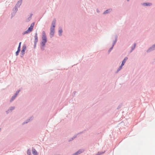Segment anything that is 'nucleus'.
I'll return each mask as SVG.
<instances>
[{"instance_id": "nucleus-5", "label": "nucleus", "mask_w": 155, "mask_h": 155, "mask_svg": "<svg viewBox=\"0 0 155 155\" xmlns=\"http://www.w3.org/2000/svg\"><path fill=\"white\" fill-rule=\"evenodd\" d=\"M15 108V107H11L9 108L6 111V113L8 114L9 112H11Z\"/></svg>"}, {"instance_id": "nucleus-10", "label": "nucleus", "mask_w": 155, "mask_h": 155, "mask_svg": "<svg viewBox=\"0 0 155 155\" xmlns=\"http://www.w3.org/2000/svg\"><path fill=\"white\" fill-rule=\"evenodd\" d=\"M83 150L82 149H80L77 152L74 153L73 154L74 155H78L79 154H80L82 153L83 152Z\"/></svg>"}, {"instance_id": "nucleus-24", "label": "nucleus", "mask_w": 155, "mask_h": 155, "mask_svg": "<svg viewBox=\"0 0 155 155\" xmlns=\"http://www.w3.org/2000/svg\"><path fill=\"white\" fill-rule=\"evenodd\" d=\"M110 12V10H105L103 13V14H106L109 13Z\"/></svg>"}, {"instance_id": "nucleus-12", "label": "nucleus", "mask_w": 155, "mask_h": 155, "mask_svg": "<svg viewBox=\"0 0 155 155\" xmlns=\"http://www.w3.org/2000/svg\"><path fill=\"white\" fill-rule=\"evenodd\" d=\"M127 59H128V58L127 57H125L124 59L122 61L121 64V65L122 66H123L124 65L125 63V62H126V61Z\"/></svg>"}, {"instance_id": "nucleus-33", "label": "nucleus", "mask_w": 155, "mask_h": 155, "mask_svg": "<svg viewBox=\"0 0 155 155\" xmlns=\"http://www.w3.org/2000/svg\"><path fill=\"white\" fill-rule=\"evenodd\" d=\"M85 130H84L83 131H81L80 132H79V133H78V134H77V135H79V134H81L82 133H83L85 131Z\"/></svg>"}, {"instance_id": "nucleus-30", "label": "nucleus", "mask_w": 155, "mask_h": 155, "mask_svg": "<svg viewBox=\"0 0 155 155\" xmlns=\"http://www.w3.org/2000/svg\"><path fill=\"white\" fill-rule=\"evenodd\" d=\"M76 91H74L73 92L72 94V95L73 97L75 96V95L76 94Z\"/></svg>"}, {"instance_id": "nucleus-22", "label": "nucleus", "mask_w": 155, "mask_h": 155, "mask_svg": "<svg viewBox=\"0 0 155 155\" xmlns=\"http://www.w3.org/2000/svg\"><path fill=\"white\" fill-rule=\"evenodd\" d=\"M27 154L28 155H31V150L29 149L27 150Z\"/></svg>"}, {"instance_id": "nucleus-19", "label": "nucleus", "mask_w": 155, "mask_h": 155, "mask_svg": "<svg viewBox=\"0 0 155 155\" xmlns=\"http://www.w3.org/2000/svg\"><path fill=\"white\" fill-rule=\"evenodd\" d=\"M63 32L62 29V28H60L58 31L59 35L61 36L62 35V33Z\"/></svg>"}, {"instance_id": "nucleus-3", "label": "nucleus", "mask_w": 155, "mask_h": 155, "mask_svg": "<svg viewBox=\"0 0 155 155\" xmlns=\"http://www.w3.org/2000/svg\"><path fill=\"white\" fill-rule=\"evenodd\" d=\"M154 50H155V44L153 45L151 47H150L147 51V53L150 52Z\"/></svg>"}, {"instance_id": "nucleus-29", "label": "nucleus", "mask_w": 155, "mask_h": 155, "mask_svg": "<svg viewBox=\"0 0 155 155\" xmlns=\"http://www.w3.org/2000/svg\"><path fill=\"white\" fill-rule=\"evenodd\" d=\"M113 47H110V49H109V50H108V53L109 54L111 52V51L113 49Z\"/></svg>"}, {"instance_id": "nucleus-1", "label": "nucleus", "mask_w": 155, "mask_h": 155, "mask_svg": "<svg viewBox=\"0 0 155 155\" xmlns=\"http://www.w3.org/2000/svg\"><path fill=\"white\" fill-rule=\"evenodd\" d=\"M21 90L19 89L17 91L14 95L12 97V98L10 100V102H12L16 98L17 96L18 95L19 92Z\"/></svg>"}, {"instance_id": "nucleus-6", "label": "nucleus", "mask_w": 155, "mask_h": 155, "mask_svg": "<svg viewBox=\"0 0 155 155\" xmlns=\"http://www.w3.org/2000/svg\"><path fill=\"white\" fill-rule=\"evenodd\" d=\"M26 48V46L25 45H23L22 47V49L21 51V54H24L25 53V50Z\"/></svg>"}, {"instance_id": "nucleus-25", "label": "nucleus", "mask_w": 155, "mask_h": 155, "mask_svg": "<svg viewBox=\"0 0 155 155\" xmlns=\"http://www.w3.org/2000/svg\"><path fill=\"white\" fill-rule=\"evenodd\" d=\"M33 29V28H32V27H29L28 28V31H29L30 32L32 31Z\"/></svg>"}, {"instance_id": "nucleus-39", "label": "nucleus", "mask_w": 155, "mask_h": 155, "mask_svg": "<svg viewBox=\"0 0 155 155\" xmlns=\"http://www.w3.org/2000/svg\"><path fill=\"white\" fill-rule=\"evenodd\" d=\"M120 108V107H118V108H117V109H119V108Z\"/></svg>"}, {"instance_id": "nucleus-26", "label": "nucleus", "mask_w": 155, "mask_h": 155, "mask_svg": "<svg viewBox=\"0 0 155 155\" xmlns=\"http://www.w3.org/2000/svg\"><path fill=\"white\" fill-rule=\"evenodd\" d=\"M29 32H30L29 31H28V30H26V31H24V32H23V33L22 34H23V35H25V34L28 33Z\"/></svg>"}, {"instance_id": "nucleus-13", "label": "nucleus", "mask_w": 155, "mask_h": 155, "mask_svg": "<svg viewBox=\"0 0 155 155\" xmlns=\"http://www.w3.org/2000/svg\"><path fill=\"white\" fill-rule=\"evenodd\" d=\"M117 35H115V40L112 43V47H114V45L116 43V42L117 41Z\"/></svg>"}, {"instance_id": "nucleus-37", "label": "nucleus", "mask_w": 155, "mask_h": 155, "mask_svg": "<svg viewBox=\"0 0 155 155\" xmlns=\"http://www.w3.org/2000/svg\"><path fill=\"white\" fill-rule=\"evenodd\" d=\"M21 42H20L19 43V45H18V46H21Z\"/></svg>"}, {"instance_id": "nucleus-9", "label": "nucleus", "mask_w": 155, "mask_h": 155, "mask_svg": "<svg viewBox=\"0 0 155 155\" xmlns=\"http://www.w3.org/2000/svg\"><path fill=\"white\" fill-rule=\"evenodd\" d=\"M136 43H134L133 45H132L131 47V50L130 51V53H131L134 50L135 48V47H136Z\"/></svg>"}, {"instance_id": "nucleus-31", "label": "nucleus", "mask_w": 155, "mask_h": 155, "mask_svg": "<svg viewBox=\"0 0 155 155\" xmlns=\"http://www.w3.org/2000/svg\"><path fill=\"white\" fill-rule=\"evenodd\" d=\"M38 42H34V48H35L36 46L37 43Z\"/></svg>"}, {"instance_id": "nucleus-2", "label": "nucleus", "mask_w": 155, "mask_h": 155, "mask_svg": "<svg viewBox=\"0 0 155 155\" xmlns=\"http://www.w3.org/2000/svg\"><path fill=\"white\" fill-rule=\"evenodd\" d=\"M46 42L41 41L40 43V48L41 51H43L45 50V47Z\"/></svg>"}, {"instance_id": "nucleus-35", "label": "nucleus", "mask_w": 155, "mask_h": 155, "mask_svg": "<svg viewBox=\"0 0 155 155\" xmlns=\"http://www.w3.org/2000/svg\"><path fill=\"white\" fill-rule=\"evenodd\" d=\"M21 47V46H18V48L17 50H18L20 51Z\"/></svg>"}, {"instance_id": "nucleus-17", "label": "nucleus", "mask_w": 155, "mask_h": 155, "mask_svg": "<svg viewBox=\"0 0 155 155\" xmlns=\"http://www.w3.org/2000/svg\"><path fill=\"white\" fill-rule=\"evenodd\" d=\"M21 0H20L19 1H18L16 5V7L17 8L19 7V6L21 5Z\"/></svg>"}, {"instance_id": "nucleus-20", "label": "nucleus", "mask_w": 155, "mask_h": 155, "mask_svg": "<svg viewBox=\"0 0 155 155\" xmlns=\"http://www.w3.org/2000/svg\"><path fill=\"white\" fill-rule=\"evenodd\" d=\"M122 67L123 66H122L121 65H120V66L119 68L117 69V71L115 72V73H117L120 71L122 68Z\"/></svg>"}, {"instance_id": "nucleus-36", "label": "nucleus", "mask_w": 155, "mask_h": 155, "mask_svg": "<svg viewBox=\"0 0 155 155\" xmlns=\"http://www.w3.org/2000/svg\"><path fill=\"white\" fill-rule=\"evenodd\" d=\"M24 54H21V57H23V56H24Z\"/></svg>"}, {"instance_id": "nucleus-7", "label": "nucleus", "mask_w": 155, "mask_h": 155, "mask_svg": "<svg viewBox=\"0 0 155 155\" xmlns=\"http://www.w3.org/2000/svg\"><path fill=\"white\" fill-rule=\"evenodd\" d=\"M33 116L31 117L29 119H27L25 121L23 122L22 124L23 125L25 124H27L31 120L33 119Z\"/></svg>"}, {"instance_id": "nucleus-18", "label": "nucleus", "mask_w": 155, "mask_h": 155, "mask_svg": "<svg viewBox=\"0 0 155 155\" xmlns=\"http://www.w3.org/2000/svg\"><path fill=\"white\" fill-rule=\"evenodd\" d=\"M77 136V134H75L74 135L72 138H70L68 140V141L70 142L72 140H73L74 139L76 138Z\"/></svg>"}, {"instance_id": "nucleus-11", "label": "nucleus", "mask_w": 155, "mask_h": 155, "mask_svg": "<svg viewBox=\"0 0 155 155\" xmlns=\"http://www.w3.org/2000/svg\"><path fill=\"white\" fill-rule=\"evenodd\" d=\"M35 40L34 42H38V34L37 31L35 32V36H34Z\"/></svg>"}, {"instance_id": "nucleus-4", "label": "nucleus", "mask_w": 155, "mask_h": 155, "mask_svg": "<svg viewBox=\"0 0 155 155\" xmlns=\"http://www.w3.org/2000/svg\"><path fill=\"white\" fill-rule=\"evenodd\" d=\"M51 31L50 32V37L51 38H52L54 35V28H52V27H51L50 28Z\"/></svg>"}, {"instance_id": "nucleus-16", "label": "nucleus", "mask_w": 155, "mask_h": 155, "mask_svg": "<svg viewBox=\"0 0 155 155\" xmlns=\"http://www.w3.org/2000/svg\"><path fill=\"white\" fill-rule=\"evenodd\" d=\"M17 10H13L12 12L11 13V18H12L15 15L17 12Z\"/></svg>"}, {"instance_id": "nucleus-21", "label": "nucleus", "mask_w": 155, "mask_h": 155, "mask_svg": "<svg viewBox=\"0 0 155 155\" xmlns=\"http://www.w3.org/2000/svg\"><path fill=\"white\" fill-rule=\"evenodd\" d=\"M32 15H33V14H31L30 15V16L28 18V19L27 20L28 21H30L31 19Z\"/></svg>"}, {"instance_id": "nucleus-15", "label": "nucleus", "mask_w": 155, "mask_h": 155, "mask_svg": "<svg viewBox=\"0 0 155 155\" xmlns=\"http://www.w3.org/2000/svg\"><path fill=\"white\" fill-rule=\"evenodd\" d=\"M42 39H47L46 36L45 34V32L43 31L42 32Z\"/></svg>"}, {"instance_id": "nucleus-38", "label": "nucleus", "mask_w": 155, "mask_h": 155, "mask_svg": "<svg viewBox=\"0 0 155 155\" xmlns=\"http://www.w3.org/2000/svg\"><path fill=\"white\" fill-rule=\"evenodd\" d=\"M97 13H99L100 12L99 10H97Z\"/></svg>"}, {"instance_id": "nucleus-8", "label": "nucleus", "mask_w": 155, "mask_h": 155, "mask_svg": "<svg viewBox=\"0 0 155 155\" xmlns=\"http://www.w3.org/2000/svg\"><path fill=\"white\" fill-rule=\"evenodd\" d=\"M56 22V19L55 18L52 21V22L51 26V27H52V28H54H54L55 27Z\"/></svg>"}, {"instance_id": "nucleus-14", "label": "nucleus", "mask_w": 155, "mask_h": 155, "mask_svg": "<svg viewBox=\"0 0 155 155\" xmlns=\"http://www.w3.org/2000/svg\"><path fill=\"white\" fill-rule=\"evenodd\" d=\"M32 153L34 155H38V152L35 149L32 148Z\"/></svg>"}, {"instance_id": "nucleus-32", "label": "nucleus", "mask_w": 155, "mask_h": 155, "mask_svg": "<svg viewBox=\"0 0 155 155\" xmlns=\"http://www.w3.org/2000/svg\"><path fill=\"white\" fill-rule=\"evenodd\" d=\"M34 22H33V23H32L31 24V25H30V27H32V28H33V27H34Z\"/></svg>"}, {"instance_id": "nucleus-34", "label": "nucleus", "mask_w": 155, "mask_h": 155, "mask_svg": "<svg viewBox=\"0 0 155 155\" xmlns=\"http://www.w3.org/2000/svg\"><path fill=\"white\" fill-rule=\"evenodd\" d=\"M41 41L47 42V39H42V40Z\"/></svg>"}, {"instance_id": "nucleus-23", "label": "nucleus", "mask_w": 155, "mask_h": 155, "mask_svg": "<svg viewBox=\"0 0 155 155\" xmlns=\"http://www.w3.org/2000/svg\"><path fill=\"white\" fill-rule=\"evenodd\" d=\"M151 3H143V5H144V6H148V5H151Z\"/></svg>"}, {"instance_id": "nucleus-27", "label": "nucleus", "mask_w": 155, "mask_h": 155, "mask_svg": "<svg viewBox=\"0 0 155 155\" xmlns=\"http://www.w3.org/2000/svg\"><path fill=\"white\" fill-rule=\"evenodd\" d=\"M105 152H98L97 154V155H101L103 153H104Z\"/></svg>"}, {"instance_id": "nucleus-28", "label": "nucleus", "mask_w": 155, "mask_h": 155, "mask_svg": "<svg viewBox=\"0 0 155 155\" xmlns=\"http://www.w3.org/2000/svg\"><path fill=\"white\" fill-rule=\"evenodd\" d=\"M20 51V50H17V51L15 52V54H16V56H18V55Z\"/></svg>"}]
</instances>
